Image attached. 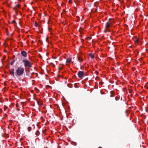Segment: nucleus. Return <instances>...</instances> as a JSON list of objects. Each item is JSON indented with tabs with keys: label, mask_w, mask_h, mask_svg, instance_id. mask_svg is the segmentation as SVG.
Wrapping results in <instances>:
<instances>
[{
	"label": "nucleus",
	"mask_w": 148,
	"mask_h": 148,
	"mask_svg": "<svg viewBox=\"0 0 148 148\" xmlns=\"http://www.w3.org/2000/svg\"><path fill=\"white\" fill-rule=\"evenodd\" d=\"M24 64V67L26 68H29L32 67L31 62L27 59H23L22 61Z\"/></svg>",
	"instance_id": "f03ea898"
},
{
	"label": "nucleus",
	"mask_w": 148,
	"mask_h": 148,
	"mask_svg": "<svg viewBox=\"0 0 148 148\" xmlns=\"http://www.w3.org/2000/svg\"><path fill=\"white\" fill-rule=\"evenodd\" d=\"M111 23L109 21L107 22L106 24L105 28L106 29H108L109 27L110 26Z\"/></svg>",
	"instance_id": "423d86ee"
},
{
	"label": "nucleus",
	"mask_w": 148,
	"mask_h": 148,
	"mask_svg": "<svg viewBox=\"0 0 148 148\" xmlns=\"http://www.w3.org/2000/svg\"><path fill=\"white\" fill-rule=\"evenodd\" d=\"M89 55L92 59L94 58V56L92 53H89Z\"/></svg>",
	"instance_id": "1a4fd4ad"
},
{
	"label": "nucleus",
	"mask_w": 148,
	"mask_h": 148,
	"mask_svg": "<svg viewBox=\"0 0 148 148\" xmlns=\"http://www.w3.org/2000/svg\"><path fill=\"white\" fill-rule=\"evenodd\" d=\"M6 2H7L8 0H6Z\"/></svg>",
	"instance_id": "f704fd0d"
},
{
	"label": "nucleus",
	"mask_w": 148,
	"mask_h": 148,
	"mask_svg": "<svg viewBox=\"0 0 148 148\" xmlns=\"http://www.w3.org/2000/svg\"><path fill=\"white\" fill-rule=\"evenodd\" d=\"M9 72L11 75L13 77H15L14 69H12L9 70Z\"/></svg>",
	"instance_id": "39448f33"
},
{
	"label": "nucleus",
	"mask_w": 148,
	"mask_h": 148,
	"mask_svg": "<svg viewBox=\"0 0 148 148\" xmlns=\"http://www.w3.org/2000/svg\"><path fill=\"white\" fill-rule=\"evenodd\" d=\"M35 26L36 27H37L38 26V23L37 22H36L35 24Z\"/></svg>",
	"instance_id": "a211bd4d"
},
{
	"label": "nucleus",
	"mask_w": 148,
	"mask_h": 148,
	"mask_svg": "<svg viewBox=\"0 0 148 148\" xmlns=\"http://www.w3.org/2000/svg\"><path fill=\"white\" fill-rule=\"evenodd\" d=\"M84 72L83 71H79L78 73V77L80 78H82L84 77Z\"/></svg>",
	"instance_id": "7ed1b4c3"
},
{
	"label": "nucleus",
	"mask_w": 148,
	"mask_h": 148,
	"mask_svg": "<svg viewBox=\"0 0 148 148\" xmlns=\"http://www.w3.org/2000/svg\"><path fill=\"white\" fill-rule=\"evenodd\" d=\"M16 106H18L17 104H16Z\"/></svg>",
	"instance_id": "473e14b6"
},
{
	"label": "nucleus",
	"mask_w": 148,
	"mask_h": 148,
	"mask_svg": "<svg viewBox=\"0 0 148 148\" xmlns=\"http://www.w3.org/2000/svg\"><path fill=\"white\" fill-rule=\"evenodd\" d=\"M72 0H69V3H71L72 2Z\"/></svg>",
	"instance_id": "412c9836"
},
{
	"label": "nucleus",
	"mask_w": 148,
	"mask_h": 148,
	"mask_svg": "<svg viewBox=\"0 0 148 148\" xmlns=\"http://www.w3.org/2000/svg\"><path fill=\"white\" fill-rule=\"evenodd\" d=\"M21 57V55L20 54H18L17 55V56L16 57V58L14 60H12L11 62V65H13L14 63L17 60V58L20 59V58Z\"/></svg>",
	"instance_id": "20e7f679"
},
{
	"label": "nucleus",
	"mask_w": 148,
	"mask_h": 148,
	"mask_svg": "<svg viewBox=\"0 0 148 148\" xmlns=\"http://www.w3.org/2000/svg\"><path fill=\"white\" fill-rule=\"evenodd\" d=\"M4 107L5 109H6L7 108V107L6 106H4Z\"/></svg>",
	"instance_id": "4be33fe9"
},
{
	"label": "nucleus",
	"mask_w": 148,
	"mask_h": 148,
	"mask_svg": "<svg viewBox=\"0 0 148 148\" xmlns=\"http://www.w3.org/2000/svg\"><path fill=\"white\" fill-rule=\"evenodd\" d=\"M109 31V29H106L105 28V29L104 31V32L105 33H106L107 32V31Z\"/></svg>",
	"instance_id": "dca6fc26"
},
{
	"label": "nucleus",
	"mask_w": 148,
	"mask_h": 148,
	"mask_svg": "<svg viewBox=\"0 0 148 148\" xmlns=\"http://www.w3.org/2000/svg\"><path fill=\"white\" fill-rule=\"evenodd\" d=\"M39 134H40L39 131L38 130H37L35 133L36 135L37 136H38L39 135Z\"/></svg>",
	"instance_id": "4468645a"
},
{
	"label": "nucleus",
	"mask_w": 148,
	"mask_h": 148,
	"mask_svg": "<svg viewBox=\"0 0 148 148\" xmlns=\"http://www.w3.org/2000/svg\"><path fill=\"white\" fill-rule=\"evenodd\" d=\"M110 19H111V18H110V19H109V21H110Z\"/></svg>",
	"instance_id": "2f4dec72"
},
{
	"label": "nucleus",
	"mask_w": 148,
	"mask_h": 148,
	"mask_svg": "<svg viewBox=\"0 0 148 148\" xmlns=\"http://www.w3.org/2000/svg\"><path fill=\"white\" fill-rule=\"evenodd\" d=\"M79 32H81V30L80 29H79Z\"/></svg>",
	"instance_id": "c756f323"
},
{
	"label": "nucleus",
	"mask_w": 148,
	"mask_h": 148,
	"mask_svg": "<svg viewBox=\"0 0 148 148\" xmlns=\"http://www.w3.org/2000/svg\"><path fill=\"white\" fill-rule=\"evenodd\" d=\"M45 131H46V130H44L43 131V133H44L45 132Z\"/></svg>",
	"instance_id": "393cba45"
},
{
	"label": "nucleus",
	"mask_w": 148,
	"mask_h": 148,
	"mask_svg": "<svg viewBox=\"0 0 148 148\" xmlns=\"http://www.w3.org/2000/svg\"><path fill=\"white\" fill-rule=\"evenodd\" d=\"M20 5L19 4H17L16 6L13 8V10H15V12L16 13L17 12V9L18 8L20 7Z\"/></svg>",
	"instance_id": "6e6552de"
},
{
	"label": "nucleus",
	"mask_w": 148,
	"mask_h": 148,
	"mask_svg": "<svg viewBox=\"0 0 148 148\" xmlns=\"http://www.w3.org/2000/svg\"><path fill=\"white\" fill-rule=\"evenodd\" d=\"M141 59H142V58H141Z\"/></svg>",
	"instance_id": "72a5a7b5"
},
{
	"label": "nucleus",
	"mask_w": 148,
	"mask_h": 148,
	"mask_svg": "<svg viewBox=\"0 0 148 148\" xmlns=\"http://www.w3.org/2000/svg\"><path fill=\"white\" fill-rule=\"evenodd\" d=\"M78 60L80 62H82L83 61V59L81 58L80 57H78Z\"/></svg>",
	"instance_id": "9b49d317"
},
{
	"label": "nucleus",
	"mask_w": 148,
	"mask_h": 148,
	"mask_svg": "<svg viewBox=\"0 0 148 148\" xmlns=\"http://www.w3.org/2000/svg\"><path fill=\"white\" fill-rule=\"evenodd\" d=\"M21 54L24 57H26L27 56V53L26 52L24 51H21Z\"/></svg>",
	"instance_id": "0eeeda50"
},
{
	"label": "nucleus",
	"mask_w": 148,
	"mask_h": 148,
	"mask_svg": "<svg viewBox=\"0 0 148 148\" xmlns=\"http://www.w3.org/2000/svg\"><path fill=\"white\" fill-rule=\"evenodd\" d=\"M38 103L39 105L40 106H42V102L40 101H38Z\"/></svg>",
	"instance_id": "ddd939ff"
},
{
	"label": "nucleus",
	"mask_w": 148,
	"mask_h": 148,
	"mask_svg": "<svg viewBox=\"0 0 148 148\" xmlns=\"http://www.w3.org/2000/svg\"><path fill=\"white\" fill-rule=\"evenodd\" d=\"M15 23V21L14 20H13L12 22V23Z\"/></svg>",
	"instance_id": "aec40b11"
},
{
	"label": "nucleus",
	"mask_w": 148,
	"mask_h": 148,
	"mask_svg": "<svg viewBox=\"0 0 148 148\" xmlns=\"http://www.w3.org/2000/svg\"><path fill=\"white\" fill-rule=\"evenodd\" d=\"M16 15H17V14L15 15V16H16Z\"/></svg>",
	"instance_id": "c9c22d12"
},
{
	"label": "nucleus",
	"mask_w": 148,
	"mask_h": 148,
	"mask_svg": "<svg viewBox=\"0 0 148 148\" xmlns=\"http://www.w3.org/2000/svg\"><path fill=\"white\" fill-rule=\"evenodd\" d=\"M2 111V110L1 109H0V113H1Z\"/></svg>",
	"instance_id": "b1692460"
},
{
	"label": "nucleus",
	"mask_w": 148,
	"mask_h": 148,
	"mask_svg": "<svg viewBox=\"0 0 148 148\" xmlns=\"http://www.w3.org/2000/svg\"><path fill=\"white\" fill-rule=\"evenodd\" d=\"M27 130L29 132L31 130L32 128L30 127H28Z\"/></svg>",
	"instance_id": "2eb2a0df"
},
{
	"label": "nucleus",
	"mask_w": 148,
	"mask_h": 148,
	"mask_svg": "<svg viewBox=\"0 0 148 148\" xmlns=\"http://www.w3.org/2000/svg\"><path fill=\"white\" fill-rule=\"evenodd\" d=\"M17 110L19 111L20 110V109L18 108V109Z\"/></svg>",
	"instance_id": "cd10ccee"
},
{
	"label": "nucleus",
	"mask_w": 148,
	"mask_h": 148,
	"mask_svg": "<svg viewBox=\"0 0 148 148\" xmlns=\"http://www.w3.org/2000/svg\"><path fill=\"white\" fill-rule=\"evenodd\" d=\"M134 43L135 44L139 43V40L138 38L136 39V40H134Z\"/></svg>",
	"instance_id": "9d476101"
},
{
	"label": "nucleus",
	"mask_w": 148,
	"mask_h": 148,
	"mask_svg": "<svg viewBox=\"0 0 148 148\" xmlns=\"http://www.w3.org/2000/svg\"><path fill=\"white\" fill-rule=\"evenodd\" d=\"M15 56H13V57H14V58H15Z\"/></svg>",
	"instance_id": "7c9ffc66"
},
{
	"label": "nucleus",
	"mask_w": 148,
	"mask_h": 148,
	"mask_svg": "<svg viewBox=\"0 0 148 148\" xmlns=\"http://www.w3.org/2000/svg\"><path fill=\"white\" fill-rule=\"evenodd\" d=\"M88 38H89L90 39H91L92 38H91V37H88Z\"/></svg>",
	"instance_id": "bb28decb"
},
{
	"label": "nucleus",
	"mask_w": 148,
	"mask_h": 148,
	"mask_svg": "<svg viewBox=\"0 0 148 148\" xmlns=\"http://www.w3.org/2000/svg\"><path fill=\"white\" fill-rule=\"evenodd\" d=\"M71 62V60L70 58H67L66 59V62L67 63H70Z\"/></svg>",
	"instance_id": "f8f14e48"
},
{
	"label": "nucleus",
	"mask_w": 148,
	"mask_h": 148,
	"mask_svg": "<svg viewBox=\"0 0 148 148\" xmlns=\"http://www.w3.org/2000/svg\"><path fill=\"white\" fill-rule=\"evenodd\" d=\"M24 69L21 67H18L16 70V75L20 76L23 75L24 73Z\"/></svg>",
	"instance_id": "f257e3e1"
},
{
	"label": "nucleus",
	"mask_w": 148,
	"mask_h": 148,
	"mask_svg": "<svg viewBox=\"0 0 148 148\" xmlns=\"http://www.w3.org/2000/svg\"><path fill=\"white\" fill-rule=\"evenodd\" d=\"M48 39V37H47L46 38V41H47V40Z\"/></svg>",
	"instance_id": "a878e982"
},
{
	"label": "nucleus",
	"mask_w": 148,
	"mask_h": 148,
	"mask_svg": "<svg viewBox=\"0 0 148 148\" xmlns=\"http://www.w3.org/2000/svg\"><path fill=\"white\" fill-rule=\"evenodd\" d=\"M114 96L112 95V94H111L110 95V97H113Z\"/></svg>",
	"instance_id": "5701e85b"
},
{
	"label": "nucleus",
	"mask_w": 148,
	"mask_h": 148,
	"mask_svg": "<svg viewBox=\"0 0 148 148\" xmlns=\"http://www.w3.org/2000/svg\"><path fill=\"white\" fill-rule=\"evenodd\" d=\"M120 99L119 97H116L115 98V99L116 101H118Z\"/></svg>",
	"instance_id": "f3484780"
},
{
	"label": "nucleus",
	"mask_w": 148,
	"mask_h": 148,
	"mask_svg": "<svg viewBox=\"0 0 148 148\" xmlns=\"http://www.w3.org/2000/svg\"><path fill=\"white\" fill-rule=\"evenodd\" d=\"M99 84L101 85H102L103 84V82H99Z\"/></svg>",
	"instance_id": "6ab92c4d"
},
{
	"label": "nucleus",
	"mask_w": 148,
	"mask_h": 148,
	"mask_svg": "<svg viewBox=\"0 0 148 148\" xmlns=\"http://www.w3.org/2000/svg\"><path fill=\"white\" fill-rule=\"evenodd\" d=\"M46 54H47V56L48 55V53H47Z\"/></svg>",
	"instance_id": "c85d7f7f"
}]
</instances>
